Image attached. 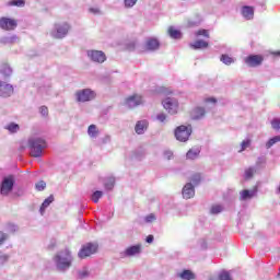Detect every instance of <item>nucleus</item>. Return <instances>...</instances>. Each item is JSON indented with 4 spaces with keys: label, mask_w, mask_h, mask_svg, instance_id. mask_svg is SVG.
I'll return each mask as SVG.
<instances>
[{
    "label": "nucleus",
    "mask_w": 280,
    "mask_h": 280,
    "mask_svg": "<svg viewBox=\"0 0 280 280\" xmlns=\"http://www.w3.org/2000/svg\"><path fill=\"white\" fill-rule=\"evenodd\" d=\"M52 261L59 272H67L71 268V264H73V255H71V250L66 248L58 252Z\"/></svg>",
    "instance_id": "f257e3e1"
},
{
    "label": "nucleus",
    "mask_w": 280,
    "mask_h": 280,
    "mask_svg": "<svg viewBox=\"0 0 280 280\" xmlns=\"http://www.w3.org/2000/svg\"><path fill=\"white\" fill-rule=\"evenodd\" d=\"M31 156L40 159L43 151L47 149V141L40 137H31L27 141Z\"/></svg>",
    "instance_id": "f03ea898"
},
{
    "label": "nucleus",
    "mask_w": 280,
    "mask_h": 280,
    "mask_svg": "<svg viewBox=\"0 0 280 280\" xmlns=\"http://www.w3.org/2000/svg\"><path fill=\"white\" fill-rule=\"evenodd\" d=\"M14 175L4 176L0 184V194L1 196H10L14 189Z\"/></svg>",
    "instance_id": "7ed1b4c3"
},
{
    "label": "nucleus",
    "mask_w": 280,
    "mask_h": 280,
    "mask_svg": "<svg viewBox=\"0 0 280 280\" xmlns=\"http://www.w3.org/2000/svg\"><path fill=\"white\" fill-rule=\"evenodd\" d=\"M69 30H71L69 23L55 24L54 28L50 31V36H52V38H65L67 34H69Z\"/></svg>",
    "instance_id": "20e7f679"
},
{
    "label": "nucleus",
    "mask_w": 280,
    "mask_h": 280,
    "mask_svg": "<svg viewBox=\"0 0 280 280\" xmlns=\"http://www.w3.org/2000/svg\"><path fill=\"white\" fill-rule=\"evenodd\" d=\"M97 248H100V245H97V243H86L81 247L78 253L79 259H86V257L95 255V253H97Z\"/></svg>",
    "instance_id": "39448f33"
},
{
    "label": "nucleus",
    "mask_w": 280,
    "mask_h": 280,
    "mask_svg": "<svg viewBox=\"0 0 280 280\" xmlns=\"http://www.w3.org/2000/svg\"><path fill=\"white\" fill-rule=\"evenodd\" d=\"M175 137L177 141H182V142L188 141L189 137H191V126L187 127L185 125H182L177 127L175 129Z\"/></svg>",
    "instance_id": "423d86ee"
},
{
    "label": "nucleus",
    "mask_w": 280,
    "mask_h": 280,
    "mask_svg": "<svg viewBox=\"0 0 280 280\" xmlns=\"http://www.w3.org/2000/svg\"><path fill=\"white\" fill-rule=\"evenodd\" d=\"M77 102H91V100H95V92L91 89L80 90L75 93Z\"/></svg>",
    "instance_id": "0eeeda50"
},
{
    "label": "nucleus",
    "mask_w": 280,
    "mask_h": 280,
    "mask_svg": "<svg viewBox=\"0 0 280 280\" xmlns=\"http://www.w3.org/2000/svg\"><path fill=\"white\" fill-rule=\"evenodd\" d=\"M162 104L170 115H176L178 113V101L176 98L167 97Z\"/></svg>",
    "instance_id": "6e6552de"
},
{
    "label": "nucleus",
    "mask_w": 280,
    "mask_h": 280,
    "mask_svg": "<svg viewBox=\"0 0 280 280\" xmlns=\"http://www.w3.org/2000/svg\"><path fill=\"white\" fill-rule=\"evenodd\" d=\"M141 244L129 246L120 253V257L122 259L126 257H137V255H141Z\"/></svg>",
    "instance_id": "1a4fd4ad"
},
{
    "label": "nucleus",
    "mask_w": 280,
    "mask_h": 280,
    "mask_svg": "<svg viewBox=\"0 0 280 280\" xmlns=\"http://www.w3.org/2000/svg\"><path fill=\"white\" fill-rule=\"evenodd\" d=\"M244 62L247 65V67H259V65L264 62V57L261 55H249L244 59Z\"/></svg>",
    "instance_id": "9d476101"
},
{
    "label": "nucleus",
    "mask_w": 280,
    "mask_h": 280,
    "mask_svg": "<svg viewBox=\"0 0 280 280\" xmlns=\"http://www.w3.org/2000/svg\"><path fill=\"white\" fill-rule=\"evenodd\" d=\"M16 20L10 18H0V30L10 32L16 27Z\"/></svg>",
    "instance_id": "9b49d317"
},
{
    "label": "nucleus",
    "mask_w": 280,
    "mask_h": 280,
    "mask_svg": "<svg viewBox=\"0 0 280 280\" xmlns=\"http://www.w3.org/2000/svg\"><path fill=\"white\" fill-rule=\"evenodd\" d=\"M88 56L93 62L102 63L106 61V55L102 50H89Z\"/></svg>",
    "instance_id": "f8f14e48"
},
{
    "label": "nucleus",
    "mask_w": 280,
    "mask_h": 280,
    "mask_svg": "<svg viewBox=\"0 0 280 280\" xmlns=\"http://www.w3.org/2000/svg\"><path fill=\"white\" fill-rule=\"evenodd\" d=\"M141 104H143V98L140 95L129 96L125 101L127 108H136V106H141Z\"/></svg>",
    "instance_id": "ddd939ff"
},
{
    "label": "nucleus",
    "mask_w": 280,
    "mask_h": 280,
    "mask_svg": "<svg viewBox=\"0 0 280 280\" xmlns=\"http://www.w3.org/2000/svg\"><path fill=\"white\" fill-rule=\"evenodd\" d=\"M14 93L12 84L0 81V97H10Z\"/></svg>",
    "instance_id": "4468645a"
},
{
    "label": "nucleus",
    "mask_w": 280,
    "mask_h": 280,
    "mask_svg": "<svg viewBox=\"0 0 280 280\" xmlns=\"http://www.w3.org/2000/svg\"><path fill=\"white\" fill-rule=\"evenodd\" d=\"M196 196V190L194 189V184L188 183L183 188V198L185 200H189L190 198H194Z\"/></svg>",
    "instance_id": "2eb2a0df"
},
{
    "label": "nucleus",
    "mask_w": 280,
    "mask_h": 280,
    "mask_svg": "<svg viewBox=\"0 0 280 280\" xmlns=\"http://www.w3.org/2000/svg\"><path fill=\"white\" fill-rule=\"evenodd\" d=\"M159 47H161L159 39H156L154 37H150L147 39L145 49H148V51H156V49H159Z\"/></svg>",
    "instance_id": "dca6fc26"
},
{
    "label": "nucleus",
    "mask_w": 280,
    "mask_h": 280,
    "mask_svg": "<svg viewBox=\"0 0 280 280\" xmlns=\"http://www.w3.org/2000/svg\"><path fill=\"white\" fill-rule=\"evenodd\" d=\"M135 130L137 135H143L148 130V120H140L136 124Z\"/></svg>",
    "instance_id": "f3484780"
},
{
    "label": "nucleus",
    "mask_w": 280,
    "mask_h": 280,
    "mask_svg": "<svg viewBox=\"0 0 280 280\" xmlns=\"http://www.w3.org/2000/svg\"><path fill=\"white\" fill-rule=\"evenodd\" d=\"M54 200H55L54 195H50L48 198H46L44 200V202L42 203V206L39 208L40 215H45V211L47 210L49 205H51V202H54Z\"/></svg>",
    "instance_id": "a211bd4d"
},
{
    "label": "nucleus",
    "mask_w": 280,
    "mask_h": 280,
    "mask_svg": "<svg viewBox=\"0 0 280 280\" xmlns=\"http://www.w3.org/2000/svg\"><path fill=\"white\" fill-rule=\"evenodd\" d=\"M242 14L244 19H246L247 21H250V19L255 16V9H253V7H243Z\"/></svg>",
    "instance_id": "6ab92c4d"
},
{
    "label": "nucleus",
    "mask_w": 280,
    "mask_h": 280,
    "mask_svg": "<svg viewBox=\"0 0 280 280\" xmlns=\"http://www.w3.org/2000/svg\"><path fill=\"white\" fill-rule=\"evenodd\" d=\"M255 194H257L256 190H248V189H245V190H242L240 192V199L241 200H250L252 198H255Z\"/></svg>",
    "instance_id": "aec40b11"
},
{
    "label": "nucleus",
    "mask_w": 280,
    "mask_h": 280,
    "mask_svg": "<svg viewBox=\"0 0 280 280\" xmlns=\"http://www.w3.org/2000/svg\"><path fill=\"white\" fill-rule=\"evenodd\" d=\"M2 45H14V43H19V37L16 35L4 36L0 39Z\"/></svg>",
    "instance_id": "412c9836"
},
{
    "label": "nucleus",
    "mask_w": 280,
    "mask_h": 280,
    "mask_svg": "<svg viewBox=\"0 0 280 280\" xmlns=\"http://www.w3.org/2000/svg\"><path fill=\"white\" fill-rule=\"evenodd\" d=\"M190 47L192 49H207V47H209V43L202 39H197L195 43L190 44Z\"/></svg>",
    "instance_id": "4be33fe9"
},
{
    "label": "nucleus",
    "mask_w": 280,
    "mask_h": 280,
    "mask_svg": "<svg viewBox=\"0 0 280 280\" xmlns=\"http://www.w3.org/2000/svg\"><path fill=\"white\" fill-rule=\"evenodd\" d=\"M88 135L91 139H97L100 136V129H97L96 125H90L88 128Z\"/></svg>",
    "instance_id": "5701e85b"
},
{
    "label": "nucleus",
    "mask_w": 280,
    "mask_h": 280,
    "mask_svg": "<svg viewBox=\"0 0 280 280\" xmlns=\"http://www.w3.org/2000/svg\"><path fill=\"white\" fill-rule=\"evenodd\" d=\"M205 108L203 107H196L192 112H191V117L192 119H202V117H205Z\"/></svg>",
    "instance_id": "b1692460"
},
{
    "label": "nucleus",
    "mask_w": 280,
    "mask_h": 280,
    "mask_svg": "<svg viewBox=\"0 0 280 280\" xmlns=\"http://www.w3.org/2000/svg\"><path fill=\"white\" fill-rule=\"evenodd\" d=\"M0 73L4 78H10V75H12V68H10L8 63H3L2 66H0Z\"/></svg>",
    "instance_id": "393cba45"
},
{
    "label": "nucleus",
    "mask_w": 280,
    "mask_h": 280,
    "mask_svg": "<svg viewBox=\"0 0 280 280\" xmlns=\"http://www.w3.org/2000/svg\"><path fill=\"white\" fill-rule=\"evenodd\" d=\"M168 34H170L171 38H174L176 40L183 38V34L180 33V31L174 28V26H171L168 28Z\"/></svg>",
    "instance_id": "a878e982"
},
{
    "label": "nucleus",
    "mask_w": 280,
    "mask_h": 280,
    "mask_svg": "<svg viewBox=\"0 0 280 280\" xmlns=\"http://www.w3.org/2000/svg\"><path fill=\"white\" fill-rule=\"evenodd\" d=\"M104 187L107 191L113 190L115 187V177H106L104 182Z\"/></svg>",
    "instance_id": "bb28decb"
},
{
    "label": "nucleus",
    "mask_w": 280,
    "mask_h": 280,
    "mask_svg": "<svg viewBox=\"0 0 280 280\" xmlns=\"http://www.w3.org/2000/svg\"><path fill=\"white\" fill-rule=\"evenodd\" d=\"M178 277H180V279L183 280L196 279V275H194V272H191L190 270H184L182 273L178 275Z\"/></svg>",
    "instance_id": "cd10ccee"
},
{
    "label": "nucleus",
    "mask_w": 280,
    "mask_h": 280,
    "mask_svg": "<svg viewBox=\"0 0 280 280\" xmlns=\"http://www.w3.org/2000/svg\"><path fill=\"white\" fill-rule=\"evenodd\" d=\"M198 154H200V149H190L187 152L186 158L190 159V161H194L195 159H198Z\"/></svg>",
    "instance_id": "c85d7f7f"
},
{
    "label": "nucleus",
    "mask_w": 280,
    "mask_h": 280,
    "mask_svg": "<svg viewBox=\"0 0 280 280\" xmlns=\"http://www.w3.org/2000/svg\"><path fill=\"white\" fill-rule=\"evenodd\" d=\"M7 5L15 7V8H24L25 0H10L9 2H7Z\"/></svg>",
    "instance_id": "c756f323"
},
{
    "label": "nucleus",
    "mask_w": 280,
    "mask_h": 280,
    "mask_svg": "<svg viewBox=\"0 0 280 280\" xmlns=\"http://www.w3.org/2000/svg\"><path fill=\"white\" fill-rule=\"evenodd\" d=\"M5 231L8 233H16V231H19V225L9 222L5 224Z\"/></svg>",
    "instance_id": "7c9ffc66"
},
{
    "label": "nucleus",
    "mask_w": 280,
    "mask_h": 280,
    "mask_svg": "<svg viewBox=\"0 0 280 280\" xmlns=\"http://www.w3.org/2000/svg\"><path fill=\"white\" fill-rule=\"evenodd\" d=\"M5 129L9 130V132L14 133V132H19L20 127H19V124H16V122H11V124H9V125L5 127Z\"/></svg>",
    "instance_id": "2f4dec72"
},
{
    "label": "nucleus",
    "mask_w": 280,
    "mask_h": 280,
    "mask_svg": "<svg viewBox=\"0 0 280 280\" xmlns=\"http://www.w3.org/2000/svg\"><path fill=\"white\" fill-rule=\"evenodd\" d=\"M279 141H280V136H276V137L269 139V141L266 143L267 150H270V148H272V145H275V143H279Z\"/></svg>",
    "instance_id": "473e14b6"
},
{
    "label": "nucleus",
    "mask_w": 280,
    "mask_h": 280,
    "mask_svg": "<svg viewBox=\"0 0 280 280\" xmlns=\"http://www.w3.org/2000/svg\"><path fill=\"white\" fill-rule=\"evenodd\" d=\"M222 211H224V207L220 205H215V206H212L210 213H212V215H218V213H222Z\"/></svg>",
    "instance_id": "72a5a7b5"
},
{
    "label": "nucleus",
    "mask_w": 280,
    "mask_h": 280,
    "mask_svg": "<svg viewBox=\"0 0 280 280\" xmlns=\"http://www.w3.org/2000/svg\"><path fill=\"white\" fill-rule=\"evenodd\" d=\"M221 62H223V65H233V62H235V60L232 57H230L229 55H222Z\"/></svg>",
    "instance_id": "f704fd0d"
},
{
    "label": "nucleus",
    "mask_w": 280,
    "mask_h": 280,
    "mask_svg": "<svg viewBox=\"0 0 280 280\" xmlns=\"http://www.w3.org/2000/svg\"><path fill=\"white\" fill-rule=\"evenodd\" d=\"M104 196V192L102 190H96L93 192L92 195V200L97 203L100 202V198H102Z\"/></svg>",
    "instance_id": "c9c22d12"
},
{
    "label": "nucleus",
    "mask_w": 280,
    "mask_h": 280,
    "mask_svg": "<svg viewBox=\"0 0 280 280\" xmlns=\"http://www.w3.org/2000/svg\"><path fill=\"white\" fill-rule=\"evenodd\" d=\"M195 36L197 38H200V36H203V38H209V31L202 28V30H199L197 32H195Z\"/></svg>",
    "instance_id": "e433bc0d"
},
{
    "label": "nucleus",
    "mask_w": 280,
    "mask_h": 280,
    "mask_svg": "<svg viewBox=\"0 0 280 280\" xmlns=\"http://www.w3.org/2000/svg\"><path fill=\"white\" fill-rule=\"evenodd\" d=\"M256 173L257 168L252 166L245 171V178H253V176H255Z\"/></svg>",
    "instance_id": "4c0bfd02"
},
{
    "label": "nucleus",
    "mask_w": 280,
    "mask_h": 280,
    "mask_svg": "<svg viewBox=\"0 0 280 280\" xmlns=\"http://www.w3.org/2000/svg\"><path fill=\"white\" fill-rule=\"evenodd\" d=\"M90 14H94V16L102 15V10L98 7H91L89 8Z\"/></svg>",
    "instance_id": "58836bf2"
},
{
    "label": "nucleus",
    "mask_w": 280,
    "mask_h": 280,
    "mask_svg": "<svg viewBox=\"0 0 280 280\" xmlns=\"http://www.w3.org/2000/svg\"><path fill=\"white\" fill-rule=\"evenodd\" d=\"M47 187V183H45L44 180H40L38 182L36 185H35V189L37 191H45V188Z\"/></svg>",
    "instance_id": "ea45409f"
},
{
    "label": "nucleus",
    "mask_w": 280,
    "mask_h": 280,
    "mask_svg": "<svg viewBox=\"0 0 280 280\" xmlns=\"http://www.w3.org/2000/svg\"><path fill=\"white\" fill-rule=\"evenodd\" d=\"M78 275L79 279H86V277H89V269L84 267L83 269L79 270Z\"/></svg>",
    "instance_id": "a19ab883"
},
{
    "label": "nucleus",
    "mask_w": 280,
    "mask_h": 280,
    "mask_svg": "<svg viewBox=\"0 0 280 280\" xmlns=\"http://www.w3.org/2000/svg\"><path fill=\"white\" fill-rule=\"evenodd\" d=\"M10 236L4 233L3 231H0V246H3V244H5V242H8V238Z\"/></svg>",
    "instance_id": "79ce46f5"
},
{
    "label": "nucleus",
    "mask_w": 280,
    "mask_h": 280,
    "mask_svg": "<svg viewBox=\"0 0 280 280\" xmlns=\"http://www.w3.org/2000/svg\"><path fill=\"white\" fill-rule=\"evenodd\" d=\"M219 280H232L231 275H229V271H222L219 275Z\"/></svg>",
    "instance_id": "37998d69"
},
{
    "label": "nucleus",
    "mask_w": 280,
    "mask_h": 280,
    "mask_svg": "<svg viewBox=\"0 0 280 280\" xmlns=\"http://www.w3.org/2000/svg\"><path fill=\"white\" fill-rule=\"evenodd\" d=\"M125 8H135L137 5V0H124Z\"/></svg>",
    "instance_id": "c03bdc74"
},
{
    "label": "nucleus",
    "mask_w": 280,
    "mask_h": 280,
    "mask_svg": "<svg viewBox=\"0 0 280 280\" xmlns=\"http://www.w3.org/2000/svg\"><path fill=\"white\" fill-rule=\"evenodd\" d=\"M271 126L273 128V130H280V119L276 118L271 121Z\"/></svg>",
    "instance_id": "a18cd8bd"
},
{
    "label": "nucleus",
    "mask_w": 280,
    "mask_h": 280,
    "mask_svg": "<svg viewBox=\"0 0 280 280\" xmlns=\"http://www.w3.org/2000/svg\"><path fill=\"white\" fill-rule=\"evenodd\" d=\"M200 180H201L200 174H195V175H192V177H191V183H192L194 185H198V184L200 183Z\"/></svg>",
    "instance_id": "49530a36"
},
{
    "label": "nucleus",
    "mask_w": 280,
    "mask_h": 280,
    "mask_svg": "<svg viewBox=\"0 0 280 280\" xmlns=\"http://www.w3.org/2000/svg\"><path fill=\"white\" fill-rule=\"evenodd\" d=\"M249 147H250V140H244L241 143V152H244V150H246V148H249Z\"/></svg>",
    "instance_id": "de8ad7c7"
},
{
    "label": "nucleus",
    "mask_w": 280,
    "mask_h": 280,
    "mask_svg": "<svg viewBox=\"0 0 280 280\" xmlns=\"http://www.w3.org/2000/svg\"><path fill=\"white\" fill-rule=\"evenodd\" d=\"M8 259H10V255L8 254L0 255V266H3V264H7Z\"/></svg>",
    "instance_id": "09e8293b"
},
{
    "label": "nucleus",
    "mask_w": 280,
    "mask_h": 280,
    "mask_svg": "<svg viewBox=\"0 0 280 280\" xmlns=\"http://www.w3.org/2000/svg\"><path fill=\"white\" fill-rule=\"evenodd\" d=\"M39 113L40 115H43V117H47V115H49V109L47 108V106H42L39 108Z\"/></svg>",
    "instance_id": "8fccbe9b"
},
{
    "label": "nucleus",
    "mask_w": 280,
    "mask_h": 280,
    "mask_svg": "<svg viewBox=\"0 0 280 280\" xmlns=\"http://www.w3.org/2000/svg\"><path fill=\"white\" fill-rule=\"evenodd\" d=\"M197 25H200V20H197V21L190 20V21H188V27H196Z\"/></svg>",
    "instance_id": "3c124183"
},
{
    "label": "nucleus",
    "mask_w": 280,
    "mask_h": 280,
    "mask_svg": "<svg viewBox=\"0 0 280 280\" xmlns=\"http://www.w3.org/2000/svg\"><path fill=\"white\" fill-rule=\"evenodd\" d=\"M165 119H167V116L165 114H163V113L158 114V116H156L158 121L163 122V121H165Z\"/></svg>",
    "instance_id": "603ef678"
},
{
    "label": "nucleus",
    "mask_w": 280,
    "mask_h": 280,
    "mask_svg": "<svg viewBox=\"0 0 280 280\" xmlns=\"http://www.w3.org/2000/svg\"><path fill=\"white\" fill-rule=\"evenodd\" d=\"M174 156V153L172 151H164V159L170 161Z\"/></svg>",
    "instance_id": "864d4df0"
},
{
    "label": "nucleus",
    "mask_w": 280,
    "mask_h": 280,
    "mask_svg": "<svg viewBox=\"0 0 280 280\" xmlns=\"http://www.w3.org/2000/svg\"><path fill=\"white\" fill-rule=\"evenodd\" d=\"M154 220H156L154 214H149L145 217V222H154Z\"/></svg>",
    "instance_id": "5fc2aeb1"
},
{
    "label": "nucleus",
    "mask_w": 280,
    "mask_h": 280,
    "mask_svg": "<svg viewBox=\"0 0 280 280\" xmlns=\"http://www.w3.org/2000/svg\"><path fill=\"white\" fill-rule=\"evenodd\" d=\"M145 242H147V244H152V242H154V236L153 235L147 236Z\"/></svg>",
    "instance_id": "6e6d98bb"
},
{
    "label": "nucleus",
    "mask_w": 280,
    "mask_h": 280,
    "mask_svg": "<svg viewBox=\"0 0 280 280\" xmlns=\"http://www.w3.org/2000/svg\"><path fill=\"white\" fill-rule=\"evenodd\" d=\"M103 143H110V136L107 135L103 138Z\"/></svg>",
    "instance_id": "4d7b16f0"
},
{
    "label": "nucleus",
    "mask_w": 280,
    "mask_h": 280,
    "mask_svg": "<svg viewBox=\"0 0 280 280\" xmlns=\"http://www.w3.org/2000/svg\"><path fill=\"white\" fill-rule=\"evenodd\" d=\"M215 102H217L215 98H207V100H206V103H207V104L210 103V104L215 105Z\"/></svg>",
    "instance_id": "13d9d810"
},
{
    "label": "nucleus",
    "mask_w": 280,
    "mask_h": 280,
    "mask_svg": "<svg viewBox=\"0 0 280 280\" xmlns=\"http://www.w3.org/2000/svg\"><path fill=\"white\" fill-rule=\"evenodd\" d=\"M272 56H280V50L271 52Z\"/></svg>",
    "instance_id": "bf43d9fd"
},
{
    "label": "nucleus",
    "mask_w": 280,
    "mask_h": 280,
    "mask_svg": "<svg viewBox=\"0 0 280 280\" xmlns=\"http://www.w3.org/2000/svg\"><path fill=\"white\" fill-rule=\"evenodd\" d=\"M54 246H56V241L51 242V245H49V248H54Z\"/></svg>",
    "instance_id": "052dcab7"
}]
</instances>
